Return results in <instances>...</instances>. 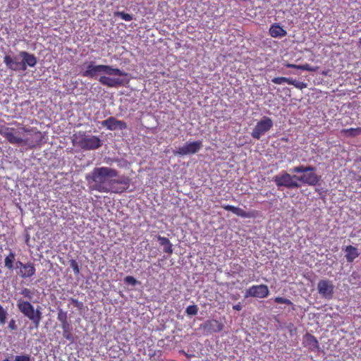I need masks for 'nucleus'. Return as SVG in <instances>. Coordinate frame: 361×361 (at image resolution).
<instances>
[{"label":"nucleus","mask_w":361,"mask_h":361,"mask_svg":"<svg viewBox=\"0 0 361 361\" xmlns=\"http://www.w3.org/2000/svg\"><path fill=\"white\" fill-rule=\"evenodd\" d=\"M315 167L312 166H303V165H299L298 166L293 167L291 171L293 173H314L315 171Z\"/></svg>","instance_id":"nucleus-25"},{"label":"nucleus","mask_w":361,"mask_h":361,"mask_svg":"<svg viewBox=\"0 0 361 361\" xmlns=\"http://www.w3.org/2000/svg\"><path fill=\"white\" fill-rule=\"evenodd\" d=\"M341 133L347 137H355L357 135H361V128L358 127L342 129Z\"/></svg>","instance_id":"nucleus-24"},{"label":"nucleus","mask_w":361,"mask_h":361,"mask_svg":"<svg viewBox=\"0 0 361 361\" xmlns=\"http://www.w3.org/2000/svg\"><path fill=\"white\" fill-rule=\"evenodd\" d=\"M269 35L274 38H281L286 36L287 31L278 23H273L269 30Z\"/></svg>","instance_id":"nucleus-20"},{"label":"nucleus","mask_w":361,"mask_h":361,"mask_svg":"<svg viewBox=\"0 0 361 361\" xmlns=\"http://www.w3.org/2000/svg\"><path fill=\"white\" fill-rule=\"evenodd\" d=\"M302 345L304 347L307 348L310 351H318L319 350V344L317 338L309 334L306 333L302 338Z\"/></svg>","instance_id":"nucleus-16"},{"label":"nucleus","mask_w":361,"mask_h":361,"mask_svg":"<svg viewBox=\"0 0 361 361\" xmlns=\"http://www.w3.org/2000/svg\"><path fill=\"white\" fill-rule=\"evenodd\" d=\"M18 128L8 127L6 125H0V135L3 136L10 144L20 146L23 141L22 124L15 123Z\"/></svg>","instance_id":"nucleus-6"},{"label":"nucleus","mask_w":361,"mask_h":361,"mask_svg":"<svg viewBox=\"0 0 361 361\" xmlns=\"http://www.w3.org/2000/svg\"><path fill=\"white\" fill-rule=\"evenodd\" d=\"M222 207L226 210L231 212L234 214L237 215L238 216H240L242 218H256L259 216V212L257 210H252L250 212H245L243 209L235 207L230 204H224L222 206Z\"/></svg>","instance_id":"nucleus-13"},{"label":"nucleus","mask_w":361,"mask_h":361,"mask_svg":"<svg viewBox=\"0 0 361 361\" xmlns=\"http://www.w3.org/2000/svg\"><path fill=\"white\" fill-rule=\"evenodd\" d=\"M61 328L63 330V338L71 342H73L74 336L71 332V326L70 323H67V324L61 325Z\"/></svg>","instance_id":"nucleus-23"},{"label":"nucleus","mask_w":361,"mask_h":361,"mask_svg":"<svg viewBox=\"0 0 361 361\" xmlns=\"http://www.w3.org/2000/svg\"><path fill=\"white\" fill-rule=\"evenodd\" d=\"M202 147V142L201 140L187 142L185 145L174 150L173 154L180 157L193 154L198 152Z\"/></svg>","instance_id":"nucleus-9"},{"label":"nucleus","mask_w":361,"mask_h":361,"mask_svg":"<svg viewBox=\"0 0 361 361\" xmlns=\"http://www.w3.org/2000/svg\"><path fill=\"white\" fill-rule=\"evenodd\" d=\"M102 126L109 130H115L117 129L125 130L128 128L127 123L125 121L117 120L113 116L109 117L107 119L103 121Z\"/></svg>","instance_id":"nucleus-14"},{"label":"nucleus","mask_w":361,"mask_h":361,"mask_svg":"<svg viewBox=\"0 0 361 361\" xmlns=\"http://www.w3.org/2000/svg\"><path fill=\"white\" fill-rule=\"evenodd\" d=\"M73 137L76 144L85 150L96 149L102 145V141L98 137L87 135L83 131H79L78 133L74 134Z\"/></svg>","instance_id":"nucleus-5"},{"label":"nucleus","mask_w":361,"mask_h":361,"mask_svg":"<svg viewBox=\"0 0 361 361\" xmlns=\"http://www.w3.org/2000/svg\"><path fill=\"white\" fill-rule=\"evenodd\" d=\"M157 239L159 244L164 246V252L168 254H172L173 248L170 240L167 238L161 235H159Z\"/></svg>","instance_id":"nucleus-22"},{"label":"nucleus","mask_w":361,"mask_h":361,"mask_svg":"<svg viewBox=\"0 0 361 361\" xmlns=\"http://www.w3.org/2000/svg\"><path fill=\"white\" fill-rule=\"evenodd\" d=\"M198 312V307L195 305H189L185 310L188 315H196Z\"/></svg>","instance_id":"nucleus-29"},{"label":"nucleus","mask_w":361,"mask_h":361,"mask_svg":"<svg viewBox=\"0 0 361 361\" xmlns=\"http://www.w3.org/2000/svg\"><path fill=\"white\" fill-rule=\"evenodd\" d=\"M21 129L26 134L23 136V141L20 146H27L30 149L42 146L43 144V135L41 132L25 127H21Z\"/></svg>","instance_id":"nucleus-7"},{"label":"nucleus","mask_w":361,"mask_h":361,"mask_svg":"<svg viewBox=\"0 0 361 361\" xmlns=\"http://www.w3.org/2000/svg\"><path fill=\"white\" fill-rule=\"evenodd\" d=\"M307 87V83H305L304 82L299 81L295 87L298 89H300V90H302L304 88H306Z\"/></svg>","instance_id":"nucleus-40"},{"label":"nucleus","mask_w":361,"mask_h":361,"mask_svg":"<svg viewBox=\"0 0 361 361\" xmlns=\"http://www.w3.org/2000/svg\"><path fill=\"white\" fill-rule=\"evenodd\" d=\"M274 302L278 303V304H286V305H293V302L289 299L284 298H282V297H276L274 298Z\"/></svg>","instance_id":"nucleus-31"},{"label":"nucleus","mask_w":361,"mask_h":361,"mask_svg":"<svg viewBox=\"0 0 361 361\" xmlns=\"http://www.w3.org/2000/svg\"><path fill=\"white\" fill-rule=\"evenodd\" d=\"M288 78H286V77H276V78H274L271 80L272 82H274V84H277V85H281L284 82L288 83Z\"/></svg>","instance_id":"nucleus-32"},{"label":"nucleus","mask_w":361,"mask_h":361,"mask_svg":"<svg viewBox=\"0 0 361 361\" xmlns=\"http://www.w3.org/2000/svg\"><path fill=\"white\" fill-rule=\"evenodd\" d=\"M34 290H31L27 288H24L21 290L20 294L29 300H32L34 295Z\"/></svg>","instance_id":"nucleus-27"},{"label":"nucleus","mask_w":361,"mask_h":361,"mask_svg":"<svg viewBox=\"0 0 361 361\" xmlns=\"http://www.w3.org/2000/svg\"><path fill=\"white\" fill-rule=\"evenodd\" d=\"M102 73H106L109 75H127L126 73L123 72L119 68H114L113 66L109 65H94V62H91L90 64H88L87 69L82 72V75L84 77L93 78Z\"/></svg>","instance_id":"nucleus-3"},{"label":"nucleus","mask_w":361,"mask_h":361,"mask_svg":"<svg viewBox=\"0 0 361 361\" xmlns=\"http://www.w3.org/2000/svg\"><path fill=\"white\" fill-rule=\"evenodd\" d=\"M207 361H210V360H207Z\"/></svg>","instance_id":"nucleus-47"},{"label":"nucleus","mask_w":361,"mask_h":361,"mask_svg":"<svg viewBox=\"0 0 361 361\" xmlns=\"http://www.w3.org/2000/svg\"><path fill=\"white\" fill-rule=\"evenodd\" d=\"M124 281L126 283H128V284H130V285H133V286L136 285L137 283V281L136 280V279H135L133 276H126L124 279Z\"/></svg>","instance_id":"nucleus-35"},{"label":"nucleus","mask_w":361,"mask_h":361,"mask_svg":"<svg viewBox=\"0 0 361 361\" xmlns=\"http://www.w3.org/2000/svg\"><path fill=\"white\" fill-rule=\"evenodd\" d=\"M285 66L287 68L298 69V67H299V65L287 63L285 64Z\"/></svg>","instance_id":"nucleus-43"},{"label":"nucleus","mask_w":361,"mask_h":361,"mask_svg":"<svg viewBox=\"0 0 361 361\" xmlns=\"http://www.w3.org/2000/svg\"><path fill=\"white\" fill-rule=\"evenodd\" d=\"M4 265L6 268L8 269H13V262L11 261V259L8 258H5L4 259Z\"/></svg>","instance_id":"nucleus-37"},{"label":"nucleus","mask_w":361,"mask_h":361,"mask_svg":"<svg viewBox=\"0 0 361 361\" xmlns=\"http://www.w3.org/2000/svg\"><path fill=\"white\" fill-rule=\"evenodd\" d=\"M345 258L348 262H353L360 255L357 249L352 245H348L345 247Z\"/></svg>","instance_id":"nucleus-21"},{"label":"nucleus","mask_w":361,"mask_h":361,"mask_svg":"<svg viewBox=\"0 0 361 361\" xmlns=\"http://www.w3.org/2000/svg\"><path fill=\"white\" fill-rule=\"evenodd\" d=\"M8 327L12 330L17 329V325L14 319H11L8 323Z\"/></svg>","instance_id":"nucleus-41"},{"label":"nucleus","mask_w":361,"mask_h":361,"mask_svg":"<svg viewBox=\"0 0 361 361\" xmlns=\"http://www.w3.org/2000/svg\"><path fill=\"white\" fill-rule=\"evenodd\" d=\"M71 301L72 304L78 308H81V307L82 306V303L81 302H79L78 300L77 299L71 298Z\"/></svg>","instance_id":"nucleus-39"},{"label":"nucleus","mask_w":361,"mask_h":361,"mask_svg":"<svg viewBox=\"0 0 361 361\" xmlns=\"http://www.w3.org/2000/svg\"><path fill=\"white\" fill-rule=\"evenodd\" d=\"M273 127V121L271 118L264 116L258 121L253 128L251 135L256 140H259L261 137L267 133Z\"/></svg>","instance_id":"nucleus-8"},{"label":"nucleus","mask_w":361,"mask_h":361,"mask_svg":"<svg viewBox=\"0 0 361 361\" xmlns=\"http://www.w3.org/2000/svg\"><path fill=\"white\" fill-rule=\"evenodd\" d=\"M243 267L240 266V264H235L233 266V272L234 274H239L243 271Z\"/></svg>","instance_id":"nucleus-38"},{"label":"nucleus","mask_w":361,"mask_h":361,"mask_svg":"<svg viewBox=\"0 0 361 361\" xmlns=\"http://www.w3.org/2000/svg\"><path fill=\"white\" fill-rule=\"evenodd\" d=\"M204 329L207 331V333H216L223 330L224 325L222 323L216 319L207 320L204 324Z\"/></svg>","instance_id":"nucleus-19"},{"label":"nucleus","mask_w":361,"mask_h":361,"mask_svg":"<svg viewBox=\"0 0 361 361\" xmlns=\"http://www.w3.org/2000/svg\"><path fill=\"white\" fill-rule=\"evenodd\" d=\"M17 307L18 310L32 322L34 327L38 329L43 317L39 307L35 310L34 306L30 301L24 300L21 298L18 300Z\"/></svg>","instance_id":"nucleus-4"},{"label":"nucleus","mask_w":361,"mask_h":361,"mask_svg":"<svg viewBox=\"0 0 361 361\" xmlns=\"http://www.w3.org/2000/svg\"><path fill=\"white\" fill-rule=\"evenodd\" d=\"M269 294V290L267 285H253L246 290L245 297H253L258 298H265Z\"/></svg>","instance_id":"nucleus-11"},{"label":"nucleus","mask_w":361,"mask_h":361,"mask_svg":"<svg viewBox=\"0 0 361 361\" xmlns=\"http://www.w3.org/2000/svg\"><path fill=\"white\" fill-rule=\"evenodd\" d=\"M319 180L320 177L315 173H305L298 176L296 175L291 176L288 173L283 171L274 177V181L277 187H285L288 189L298 188L300 185L298 181L308 185H316Z\"/></svg>","instance_id":"nucleus-2"},{"label":"nucleus","mask_w":361,"mask_h":361,"mask_svg":"<svg viewBox=\"0 0 361 361\" xmlns=\"http://www.w3.org/2000/svg\"><path fill=\"white\" fill-rule=\"evenodd\" d=\"M118 176V171L112 168L102 166L94 168L85 176L90 190L99 192H123L129 185L130 179L123 177L121 179H113Z\"/></svg>","instance_id":"nucleus-1"},{"label":"nucleus","mask_w":361,"mask_h":361,"mask_svg":"<svg viewBox=\"0 0 361 361\" xmlns=\"http://www.w3.org/2000/svg\"><path fill=\"white\" fill-rule=\"evenodd\" d=\"M4 63L6 67L14 71H22V61H18L17 56H11L10 55H6L4 57Z\"/></svg>","instance_id":"nucleus-18"},{"label":"nucleus","mask_w":361,"mask_h":361,"mask_svg":"<svg viewBox=\"0 0 361 361\" xmlns=\"http://www.w3.org/2000/svg\"><path fill=\"white\" fill-rule=\"evenodd\" d=\"M334 286L330 280L322 279L318 282V293L326 299H331L333 297Z\"/></svg>","instance_id":"nucleus-12"},{"label":"nucleus","mask_w":361,"mask_h":361,"mask_svg":"<svg viewBox=\"0 0 361 361\" xmlns=\"http://www.w3.org/2000/svg\"><path fill=\"white\" fill-rule=\"evenodd\" d=\"M70 266L72 268L75 275H78L80 274V268L78 264L75 259H71L70 261Z\"/></svg>","instance_id":"nucleus-30"},{"label":"nucleus","mask_w":361,"mask_h":361,"mask_svg":"<svg viewBox=\"0 0 361 361\" xmlns=\"http://www.w3.org/2000/svg\"><path fill=\"white\" fill-rule=\"evenodd\" d=\"M15 361H30V357L29 355H16Z\"/></svg>","instance_id":"nucleus-36"},{"label":"nucleus","mask_w":361,"mask_h":361,"mask_svg":"<svg viewBox=\"0 0 361 361\" xmlns=\"http://www.w3.org/2000/svg\"><path fill=\"white\" fill-rule=\"evenodd\" d=\"M16 269H18V275L22 279L31 278L35 276L36 273L35 264L30 261L26 263L17 261L16 262Z\"/></svg>","instance_id":"nucleus-10"},{"label":"nucleus","mask_w":361,"mask_h":361,"mask_svg":"<svg viewBox=\"0 0 361 361\" xmlns=\"http://www.w3.org/2000/svg\"><path fill=\"white\" fill-rule=\"evenodd\" d=\"M233 308L235 310H237V311H240L242 310V305L239 302L235 305H233Z\"/></svg>","instance_id":"nucleus-45"},{"label":"nucleus","mask_w":361,"mask_h":361,"mask_svg":"<svg viewBox=\"0 0 361 361\" xmlns=\"http://www.w3.org/2000/svg\"><path fill=\"white\" fill-rule=\"evenodd\" d=\"M15 257H16V254L13 252L11 251L10 253L8 254V255L6 257V258H8V259H11V261L14 262Z\"/></svg>","instance_id":"nucleus-44"},{"label":"nucleus","mask_w":361,"mask_h":361,"mask_svg":"<svg viewBox=\"0 0 361 361\" xmlns=\"http://www.w3.org/2000/svg\"><path fill=\"white\" fill-rule=\"evenodd\" d=\"M358 43H359L360 46L361 47V37L359 39Z\"/></svg>","instance_id":"nucleus-46"},{"label":"nucleus","mask_w":361,"mask_h":361,"mask_svg":"<svg viewBox=\"0 0 361 361\" xmlns=\"http://www.w3.org/2000/svg\"><path fill=\"white\" fill-rule=\"evenodd\" d=\"M299 81L295 80V79H293V78H288V85H293L294 87H296L298 82Z\"/></svg>","instance_id":"nucleus-42"},{"label":"nucleus","mask_w":361,"mask_h":361,"mask_svg":"<svg viewBox=\"0 0 361 361\" xmlns=\"http://www.w3.org/2000/svg\"><path fill=\"white\" fill-rule=\"evenodd\" d=\"M115 16L120 17L121 19L126 21H130L133 20V16L131 14L125 13L123 11H118L115 13Z\"/></svg>","instance_id":"nucleus-28"},{"label":"nucleus","mask_w":361,"mask_h":361,"mask_svg":"<svg viewBox=\"0 0 361 361\" xmlns=\"http://www.w3.org/2000/svg\"><path fill=\"white\" fill-rule=\"evenodd\" d=\"M7 312L0 305V323L4 324L6 322Z\"/></svg>","instance_id":"nucleus-34"},{"label":"nucleus","mask_w":361,"mask_h":361,"mask_svg":"<svg viewBox=\"0 0 361 361\" xmlns=\"http://www.w3.org/2000/svg\"><path fill=\"white\" fill-rule=\"evenodd\" d=\"M19 56L23 59L22 60V71L27 70V66L34 67L37 63L36 56L33 54H30L25 51H21Z\"/></svg>","instance_id":"nucleus-15"},{"label":"nucleus","mask_w":361,"mask_h":361,"mask_svg":"<svg viewBox=\"0 0 361 361\" xmlns=\"http://www.w3.org/2000/svg\"><path fill=\"white\" fill-rule=\"evenodd\" d=\"M298 69L302 70V71H317V68L312 67L308 63L299 65V67H298Z\"/></svg>","instance_id":"nucleus-33"},{"label":"nucleus","mask_w":361,"mask_h":361,"mask_svg":"<svg viewBox=\"0 0 361 361\" xmlns=\"http://www.w3.org/2000/svg\"><path fill=\"white\" fill-rule=\"evenodd\" d=\"M99 82L109 87H117L123 85V80L119 78H110L102 75L99 78Z\"/></svg>","instance_id":"nucleus-17"},{"label":"nucleus","mask_w":361,"mask_h":361,"mask_svg":"<svg viewBox=\"0 0 361 361\" xmlns=\"http://www.w3.org/2000/svg\"><path fill=\"white\" fill-rule=\"evenodd\" d=\"M57 319L61 323V325L69 323L68 321L67 312L62 309H59L57 314Z\"/></svg>","instance_id":"nucleus-26"}]
</instances>
